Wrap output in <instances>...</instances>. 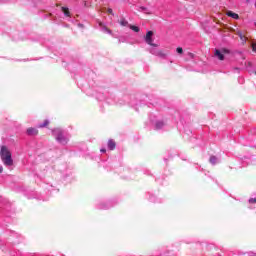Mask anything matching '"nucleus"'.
Returning a JSON list of instances; mask_svg holds the SVG:
<instances>
[{
  "instance_id": "1",
  "label": "nucleus",
  "mask_w": 256,
  "mask_h": 256,
  "mask_svg": "<svg viewBox=\"0 0 256 256\" xmlns=\"http://www.w3.org/2000/svg\"><path fill=\"white\" fill-rule=\"evenodd\" d=\"M0 157L6 167H13V157L7 146H1Z\"/></svg>"
},
{
  "instance_id": "2",
  "label": "nucleus",
  "mask_w": 256,
  "mask_h": 256,
  "mask_svg": "<svg viewBox=\"0 0 256 256\" xmlns=\"http://www.w3.org/2000/svg\"><path fill=\"white\" fill-rule=\"evenodd\" d=\"M54 135L56 137V141H58L60 145H67V143H69V138L63 134V131L55 130Z\"/></svg>"
},
{
  "instance_id": "3",
  "label": "nucleus",
  "mask_w": 256,
  "mask_h": 256,
  "mask_svg": "<svg viewBox=\"0 0 256 256\" xmlns=\"http://www.w3.org/2000/svg\"><path fill=\"white\" fill-rule=\"evenodd\" d=\"M153 31H148L145 37V41L148 45H151L152 47H157L156 44H153Z\"/></svg>"
},
{
  "instance_id": "4",
  "label": "nucleus",
  "mask_w": 256,
  "mask_h": 256,
  "mask_svg": "<svg viewBox=\"0 0 256 256\" xmlns=\"http://www.w3.org/2000/svg\"><path fill=\"white\" fill-rule=\"evenodd\" d=\"M214 57H217V59H219V61L225 60V54L223 52H221V50H219V49H215Z\"/></svg>"
},
{
  "instance_id": "5",
  "label": "nucleus",
  "mask_w": 256,
  "mask_h": 256,
  "mask_svg": "<svg viewBox=\"0 0 256 256\" xmlns=\"http://www.w3.org/2000/svg\"><path fill=\"white\" fill-rule=\"evenodd\" d=\"M27 135H30V136L39 135V130H37L35 128H28Z\"/></svg>"
},
{
  "instance_id": "6",
  "label": "nucleus",
  "mask_w": 256,
  "mask_h": 256,
  "mask_svg": "<svg viewBox=\"0 0 256 256\" xmlns=\"http://www.w3.org/2000/svg\"><path fill=\"white\" fill-rule=\"evenodd\" d=\"M226 15H227L228 17H232V19H239V14L234 13L233 11H228V12L226 13Z\"/></svg>"
},
{
  "instance_id": "7",
  "label": "nucleus",
  "mask_w": 256,
  "mask_h": 256,
  "mask_svg": "<svg viewBox=\"0 0 256 256\" xmlns=\"http://www.w3.org/2000/svg\"><path fill=\"white\" fill-rule=\"evenodd\" d=\"M115 147H116V143L114 140H109L108 141V149H110V151H113L115 150Z\"/></svg>"
},
{
  "instance_id": "8",
  "label": "nucleus",
  "mask_w": 256,
  "mask_h": 256,
  "mask_svg": "<svg viewBox=\"0 0 256 256\" xmlns=\"http://www.w3.org/2000/svg\"><path fill=\"white\" fill-rule=\"evenodd\" d=\"M139 9L140 11H144L146 15H153V13L150 10H148L147 7L141 6Z\"/></svg>"
},
{
  "instance_id": "9",
  "label": "nucleus",
  "mask_w": 256,
  "mask_h": 256,
  "mask_svg": "<svg viewBox=\"0 0 256 256\" xmlns=\"http://www.w3.org/2000/svg\"><path fill=\"white\" fill-rule=\"evenodd\" d=\"M119 24H120L122 27H127V26L129 25V22L126 21L125 18H121V19L119 20Z\"/></svg>"
},
{
  "instance_id": "10",
  "label": "nucleus",
  "mask_w": 256,
  "mask_h": 256,
  "mask_svg": "<svg viewBox=\"0 0 256 256\" xmlns=\"http://www.w3.org/2000/svg\"><path fill=\"white\" fill-rule=\"evenodd\" d=\"M237 35H238V37H240V39H241V41H242L243 43H247V37H245V36L243 35V33H241V31H238V32H237Z\"/></svg>"
},
{
  "instance_id": "11",
  "label": "nucleus",
  "mask_w": 256,
  "mask_h": 256,
  "mask_svg": "<svg viewBox=\"0 0 256 256\" xmlns=\"http://www.w3.org/2000/svg\"><path fill=\"white\" fill-rule=\"evenodd\" d=\"M62 11L66 17H70L71 12H69V8L62 7Z\"/></svg>"
},
{
  "instance_id": "12",
  "label": "nucleus",
  "mask_w": 256,
  "mask_h": 256,
  "mask_svg": "<svg viewBox=\"0 0 256 256\" xmlns=\"http://www.w3.org/2000/svg\"><path fill=\"white\" fill-rule=\"evenodd\" d=\"M129 28L134 31L135 33H139L140 29L138 26L130 25Z\"/></svg>"
},
{
  "instance_id": "13",
  "label": "nucleus",
  "mask_w": 256,
  "mask_h": 256,
  "mask_svg": "<svg viewBox=\"0 0 256 256\" xmlns=\"http://www.w3.org/2000/svg\"><path fill=\"white\" fill-rule=\"evenodd\" d=\"M99 25H100V27H103V29H104V31H106V33H111V30L107 26L103 25L102 22H100Z\"/></svg>"
},
{
  "instance_id": "14",
  "label": "nucleus",
  "mask_w": 256,
  "mask_h": 256,
  "mask_svg": "<svg viewBox=\"0 0 256 256\" xmlns=\"http://www.w3.org/2000/svg\"><path fill=\"white\" fill-rule=\"evenodd\" d=\"M220 52L223 53L224 55H229V53H231V51L229 49H227V48H222L220 50Z\"/></svg>"
},
{
  "instance_id": "15",
  "label": "nucleus",
  "mask_w": 256,
  "mask_h": 256,
  "mask_svg": "<svg viewBox=\"0 0 256 256\" xmlns=\"http://www.w3.org/2000/svg\"><path fill=\"white\" fill-rule=\"evenodd\" d=\"M209 161L212 163V165H215L217 163V157L211 156Z\"/></svg>"
},
{
  "instance_id": "16",
  "label": "nucleus",
  "mask_w": 256,
  "mask_h": 256,
  "mask_svg": "<svg viewBox=\"0 0 256 256\" xmlns=\"http://www.w3.org/2000/svg\"><path fill=\"white\" fill-rule=\"evenodd\" d=\"M48 126H49V120H45L43 124L39 125L40 128L48 127Z\"/></svg>"
},
{
  "instance_id": "17",
  "label": "nucleus",
  "mask_w": 256,
  "mask_h": 256,
  "mask_svg": "<svg viewBox=\"0 0 256 256\" xmlns=\"http://www.w3.org/2000/svg\"><path fill=\"white\" fill-rule=\"evenodd\" d=\"M156 55H158V57H165V53L163 52V50L157 51Z\"/></svg>"
},
{
  "instance_id": "18",
  "label": "nucleus",
  "mask_w": 256,
  "mask_h": 256,
  "mask_svg": "<svg viewBox=\"0 0 256 256\" xmlns=\"http://www.w3.org/2000/svg\"><path fill=\"white\" fill-rule=\"evenodd\" d=\"M165 124L163 122H157L156 123V128L161 129Z\"/></svg>"
},
{
  "instance_id": "19",
  "label": "nucleus",
  "mask_w": 256,
  "mask_h": 256,
  "mask_svg": "<svg viewBox=\"0 0 256 256\" xmlns=\"http://www.w3.org/2000/svg\"><path fill=\"white\" fill-rule=\"evenodd\" d=\"M176 51H177V53H179V55H183V48L178 47V48H176Z\"/></svg>"
},
{
  "instance_id": "20",
  "label": "nucleus",
  "mask_w": 256,
  "mask_h": 256,
  "mask_svg": "<svg viewBox=\"0 0 256 256\" xmlns=\"http://www.w3.org/2000/svg\"><path fill=\"white\" fill-rule=\"evenodd\" d=\"M107 13H109V15H113V9L108 8V9H107Z\"/></svg>"
},
{
  "instance_id": "21",
  "label": "nucleus",
  "mask_w": 256,
  "mask_h": 256,
  "mask_svg": "<svg viewBox=\"0 0 256 256\" xmlns=\"http://www.w3.org/2000/svg\"><path fill=\"white\" fill-rule=\"evenodd\" d=\"M252 51L256 53V43H252Z\"/></svg>"
},
{
  "instance_id": "22",
  "label": "nucleus",
  "mask_w": 256,
  "mask_h": 256,
  "mask_svg": "<svg viewBox=\"0 0 256 256\" xmlns=\"http://www.w3.org/2000/svg\"><path fill=\"white\" fill-rule=\"evenodd\" d=\"M249 203H256V198H250Z\"/></svg>"
},
{
  "instance_id": "23",
  "label": "nucleus",
  "mask_w": 256,
  "mask_h": 256,
  "mask_svg": "<svg viewBox=\"0 0 256 256\" xmlns=\"http://www.w3.org/2000/svg\"><path fill=\"white\" fill-rule=\"evenodd\" d=\"M100 151H101V153H106L107 152L106 149H101Z\"/></svg>"
},
{
  "instance_id": "24",
  "label": "nucleus",
  "mask_w": 256,
  "mask_h": 256,
  "mask_svg": "<svg viewBox=\"0 0 256 256\" xmlns=\"http://www.w3.org/2000/svg\"><path fill=\"white\" fill-rule=\"evenodd\" d=\"M0 173H3V167H0Z\"/></svg>"
}]
</instances>
